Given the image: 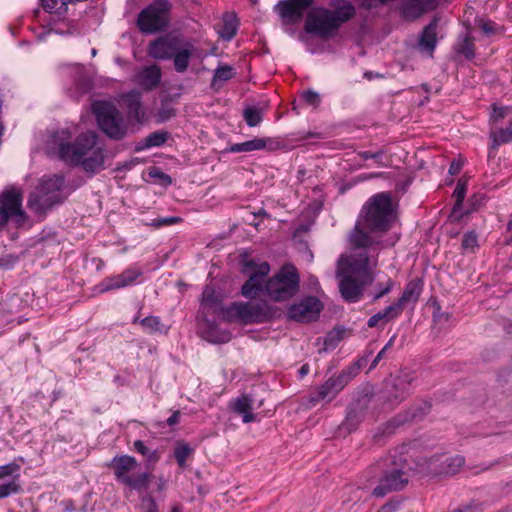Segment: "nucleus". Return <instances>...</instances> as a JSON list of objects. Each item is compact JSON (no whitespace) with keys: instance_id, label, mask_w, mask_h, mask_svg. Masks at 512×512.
I'll return each mask as SVG.
<instances>
[{"instance_id":"nucleus-27","label":"nucleus","mask_w":512,"mask_h":512,"mask_svg":"<svg viewBox=\"0 0 512 512\" xmlns=\"http://www.w3.org/2000/svg\"><path fill=\"white\" fill-rule=\"evenodd\" d=\"M421 290H422V286L420 284L419 281L417 280H413V281H410L406 287H405V290L401 296V298L398 300L403 306L406 304V303H410V302H416L417 299L419 298L420 296V293H421Z\"/></svg>"},{"instance_id":"nucleus-5","label":"nucleus","mask_w":512,"mask_h":512,"mask_svg":"<svg viewBox=\"0 0 512 512\" xmlns=\"http://www.w3.org/2000/svg\"><path fill=\"white\" fill-rule=\"evenodd\" d=\"M100 129L112 139H121L128 132V123L122 113L111 103L96 101L92 105Z\"/></svg>"},{"instance_id":"nucleus-18","label":"nucleus","mask_w":512,"mask_h":512,"mask_svg":"<svg viewBox=\"0 0 512 512\" xmlns=\"http://www.w3.org/2000/svg\"><path fill=\"white\" fill-rule=\"evenodd\" d=\"M221 302L222 297L216 290L211 286H207L202 293L201 308L203 315L215 313L222 316V309L225 308L221 306Z\"/></svg>"},{"instance_id":"nucleus-42","label":"nucleus","mask_w":512,"mask_h":512,"mask_svg":"<svg viewBox=\"0 0 512 512\" xmlns=\"http://www.w3.org/2000/svg\"><path fill=\"white\" fill-rule=\"evenodd\" d=\"M360 422L359 418L357 417V415L353 412H349L345 421L343 422V426L351 431L352 429H354L358 423Z\"/></svg>"},{"instance_id":"nucleus-29","label":"nucleus","mask_w":512,"mask_h":512,"mask_svg":"<svg viewBox=\"0 0 512 512\" xmlns=\"http://www.w3.org/2000/svg\"><path fill=\"white\" fill-rule=\"evenodd\" d=\"M193 449L184 442H178L174 450V456L181 468L186 466L187 459L192 455Z\"/></svg>"},{"instance_id":"nucleus-43","label":"nucleus","mask_w":512,"mask_h":512,"mask_svg":"<svg viewBox=\"0 0 512 512\" xmlns=\"http://www.w3.org/2000/svg\"><path fill=\"white\" fill-rule=\"evenodd\" d=\"M509 111H511V108L509 107H497L494 105L491 118L494 121H498L500 119H503L508 114Z\"/></svg>"},{"instance_id":"nucleus-13","label":"nucleus","mask_w":512,"mask_h":512,"mask_svg":"<svg viewBox=\"0 0 512 512\" xmlns=\"http://www.w3.org/2000/svg\"><path fill=\"white\" fill-rule=\"evenodd\" d=\"M348 380L349 379L345 374L329 378L318 388L316 395L311 397L310 402L312 405H315L320 401L331 402L335 399L338 393L344 389Z\"/></svg>"},{"instance_id":"nucleus-48","label":"nucleus","mask_w":512,"mask_h":512,"mask_svg":"<svg viewBox=\"0 0 512 512\" xmlns=\"http://www.w3.org/2000/svg\"><path fill=\"white\" fill-rule=\"evenodd\" d=\"M479 27L481 28L482 32L485 34H491L494 32V27L491 22L480 20Z\"/></svg>"},{"instance_id":"nucleus-15","label":"nucleus","mask_w":512,"mask_h":512,"mask_svg":"<svg viewBox=\"0 0 512 512\" xmlns=\"http://www.w3.org/2000/svg\"><path fill=\"white\" fill-rule=\"evenodd\" d=\"M248 324L262 323L275 316L277 310L267 301L244 302Z\"/></svg>"},{"instance_id":"nucleus-11","label":"nucleus","mask_w":512,"mask_h":512,"mask_svg":"<svg viewBox=\"0 0 512 512\" xmlns=\"http://www.w3.org/2000/svg\"><path fill=\"white\" fill-rule=\"evenodd\" d=\"M143 274L142 270L137 267H130L122 273L107 277L96 286L98 293H106L111 290L122 289L130 286Z\"/></svg>"},{"instance_id":"nucleus-3","label":"nucleus","mask_w":512,"mask_h":512,"mask_svg":"<svg viewBox=\"0 0 512 512\" xmlns=\"http://www.w3.org/2000/svg\"><path fill=\"white\" fill-rule=\"evenodd\" d=\"M73 129H60L51 133L46 141L47 153L58 156L64 162L79 165L85 171L95 172L103 168L104 151L98 145L97 135L94 132L79 134L74 142H71Z\"/></svg>"},{"instance_id":"nucleus-35","label":"nucleus","mask_w":512,"mask_h":512,"mask_svg":"<svg viewBox=\"0 0 512 512\" xmlns=\"http://www.w3.org/2000/svg\"><path fill=\"white\" fill-rule=\"evenodd\" d=\"M494 140L497 143H508L512 141V122L505 129L494 133Z\"/></svg>"},{"instance_id":"nucleus-37","label":"nucleus","mask_w":512,"mask_h":512,"mask_svg":"<svg viewBox=\"0 0 512 512\" xmlns=\"http://www.w3.org/2000/svg\"><path fill=\"white\" fill-rule=\"evenodd\" d=\"M466 183L465 182H458L455 191L453 193V196L456 198L454 210L461 206L465 195H466Z\"/></svg>"},{"instance_id":"nucleus-20","label":"nucleus","mask_w":512,"mask_h":512,"mask_svg":"<svg viewBox=\"0 0 512 512\" xmlns=\"http://www.w3.org/2000/svg\"><path fill=\"white\" fill-rule=\"evenodd\" d=\"M252 399L247 395H241L230 403L232 411L241 414L244 423H250L255 420V415L252 413Z\"/></svg>"},{"instance_id":"nucleus-34","label":"nucleus","mask_w":512,"mask_h":512,"mask_svg":"<svg viewBox=\"0 0 512 512\" xmlns=\"http://www.w3.org/2000/svg\"><path fill=\"white\" fill-rule=\"evenodd\" d=\"M403 305L398 301L394 305H390L386 307L382 312L383 316L385 317V322H389L392 319L396 318L400 315V313L403 310Z\"/></svg>"},{"instance_id":"nucleus-23","label":"nucleus","mask_w":512,"mask_h":512,"mask_svg":"<svg viewBox=\"0 0 512 512\" xmlns=\"http://www.w3.org/2000/svg\"><path fill=\"white\" fill-rule=\"evenodd\" d=\"M436 28L437 24L436 22L430 23L428 26L425 27L420 40H419V47L422 51L427 52L429 56H432V53L435 49L437 37H436Z\"/></svg>"},{"instance_id":"nucleus-33","label":"nucleus","mask_w":512,"mask_h":512,"mask_svg":"<svg viewBox=\"0 0 512 512\" xmlns=\"http://www.w3.org/2000/svg\"><path fill=\"white\" fill-rule=\"evenodd\" d=\"M21 490V486L16 479L8 483L0 484V499L6 498L11 494L19 493Z\"/></svg>"},{"instance_id":"nucleus-8","label":"nucleus","mask_w":512,"mask_h":512,"mask_svg":"<svg viewBox=\"0 0 512 512\" xmlns=\"http://www.w3.org/2000/svg\"><path fill=\"white\" fill-rule=\"evenodd\" d=\"M9 218H14L18 224H22L26 220L22 209V194L14 187L0 193V229L4 227Z\"/></svg>"},{"instance_id":"nucleus-12","label":"nucleus","mask_w":512,"mask_h":512,"mask_svg":"<svg viewBox=\"0 0 512 512\" xmlns=\"http://www.w3.org/2000/svg\"><path fill=\"white\" fill-rule=\"evenodd\" d=\"M321 310L322 304L317 298L307 297L292 305L288 310V315L298 322H310L319 316Z\"/></svg>"},{"instance_id":"nucleus-47","label":"nucleus","mask_w":512,"mask_h":512,"mask_svg":"<svg viewBox=\"0 0 512 512\" xmlns=\"http://www.w3.org/2000/svg\"><path fill=\"white\" fill-rule=\"evenodd\" d=\"M380 321H383L385 322V317L383 316L382 312H378L377 314L373 315L369 320H368V326L369 327H375L378 325V323Z\"/></svg>"},{"instance_id":"nucleus-46","label":"nucleus","mask_w":512,"mask_h":512,"mask_svg":"<svg viewBox=\"0 0 512 512\" xmlns=\"http://www.w3.org/2000/svg\"><path fill=\"white\" fill-rule=\"evenodd\" d=\"M398 510V504L393 501H389L382 505L377 512H396Z\"/></svg>"},{"instance_id":"nucleus-36","label":"nucleus","mask_w":512,"mask_h":512,"mask_svg":"<svg viewBox=\"0 0 512 512\" xmlns=\"http://www.w3.org/2000/svg\"><path fill=\"white\" fill-rule=\"evenodd\" d=\"M19 470L20 465L16 462H11L9 464L0 466V480L17 474Z\"/></svg>"},{"instance_id":"nucleus-52","label":"nucleus","mask_w":512,"mask_h":512,"mask_svg":"<svg viewBox=\"0 0 512 512\" xmlns=\"http://www.w3.org/2000/svg\"><path fill=\"white\" fill-rule=\"evenodd\" d=\"M230 336L228 333L223 334L221 337H209L208 340L211 342H227L229 341Z\"/></svg>"},{"instance_id":"nucleus-9","label":"nucleus","mask_w":512,"mask_h":512,"mask_svg":"<svg viewBox=\"0 0 512 512\" xmlns=\"http://www.w3.org/2000/svg\"><path fill=\"white\" fill-rule=\"evenodd\" d=\"M63 178L60 176H53L41 182L38 187L42 192H46L45 202L38 204L37 197H29L28 207L36 214H43L50 209L54 204L62 201L61 188L63 186Z\"/></svg>"},{"instance_id":"nucleus-32","label":"nucleus","mask_w":512,"mask_h":512,"mask_svg":"<svg viewBox=\"0 0 512 512\" xmlns=\"http://www.w3.org/2000/svg\"><path fill=\"white\" fill-rule=\"evenodd\" d=\"M168 139V134L166 132H154L148 135L145 138V147H158L163 145Z\"/></svg>"},{"instance_id":"nucleus-30","label":"nucleus","mask_w":512,"mask_h":512,"mask_svg":"<svg viewBox=\"0 0 512 512\" xmlns=\"http://www.w3.org/2000/svg\"><path fill=\"white\" fill-rule=\"evenodd\" d=\"M408 381L402 377H398L392 383V388L395 390L390 391L391 396L394 400L398 401L404 398L408 390Z\"/></svg>"},{"instance_id":"nucleus-55","label":"nucleus","mask_w":512,"mask_h":512,"mask_svg":"<svg viewBox=\"0 0 512 512\" xmlns=\"http://www.w3.org/2000/svg\"><path fill=\"white\" fill-rule=\"evenodd\" d=\"M453 512H473V509L471 506H464L454 510Z\"/></svg>"},{"instance_id":"nucleus-56","label":"nucleus","mask_w":512,"mask_h":512,"mask_svg":"<svg viewBox=\"0 0 512 512\" xmlns=\"http://www.w3.org/2000/svg\"><path fill=\"white\" fill-rule=\"evenodd\" d=\"M309 372V366L308 365H303L300 370H299V373L301 376H304L306 374H308Z\"/></svg>"},{"instance_id":"nucleus-49","label":"nucleus","mask_w":512,"mask_h":512,"mask_svg":"<svg viewBox=\"0 0 512 512\" xmlns=\"http://www.w3.org/2000/svg\"><path fill=\"white\" fill-rule=\"evenodd\" d=\"M134 449L137 452L141 453L142 455H146L148 452L147 447L144 445L143 441H141V440H136L134 442Z\"/></svg>"},{"instance_id":"nucleus-10","label":"nucleus","mask_w":512,"mask_h":512,"mask_svg":"<svg viewBox=\"0 0 512 512\" xmlns=\"http://www.w3.org/2000/svg\"><path fill=\"white\" fill-rule=\"evenodd\" d=\"M408 481V470L406 466L401 463L400 468H393L384 473L380 483L372 491V495L375 497H384L389 492L403 489L408 484Z\"/></svg>"},{"instance_id":"nucleus-16","label":"nucleus","mask_w":512,"mask_h":512,"mask_svg":"<svg viewBox=\"0 0 512 512\" xmlns=\"http://www.w3.org/2000/svg\"><path fill=\"white\" fill-rule=\"evenodd\" d=\"M314 0H286L278 4L280 16L291 23L301 20L304 12L313 4Z\"/></svg>"},{"instance_id":"nucleus-25","label":"nucleus","mask_w":512,"mask_h":512,"mask_svg":"<svg viewBox=\"0 0 512 512\" xmlns=\"http://www.w3.org/2000/svg\"><path fill=\"white\" fill-rule=\"evenodd\" d=\"M269 140L263 138H254L249 141H245L242 143H236L231 146L230 151L234 153H242V152H252L256 150H263L267 147V142Z\"/></svg>"},{"instance_id":"nucleus-54","label":"nucleus","mask_w":512,"mask_h":512,"mask_svg":"<svg viewBox=\"0 0 512 512\" xmlns=\"http://www.w3.org/2000/svg\"><path fill=\"white\" fill-rule=\"evenodd\" d=\"M385 354V349H382L378 354L377 356L375 357V359L373 360L372 362V367H375L377 365V363L382 359V357L384 356Z\"/></svg>"},{"instance_id":"nucleus-44","label":"nucleus","mask_w":512,"mask_h":512,"mask_svg":"<svg viewBox=\"0 0 512 512\" xmlns=\"http://www.w3.org/2000/svg\"><path fill=\"white\" fill-rule=\"evenodd\" d=\"M182 221L179 217H165L157 220V223L155 224L157 227L165 226V225H173L180 223Z\"/></svg>"},{"instance_id":"nucleus-58","label":"nucleus","mask_w":512,"mask_h":512,"mask_svg":"<svg viewBox=\"0 0 512 512\" xmlns=\"http://www.w3.org/2000/svg\"><path fill=\"white\" fill-rule=\"evenodd\" d=\"M394 339H395V336H393V337L388 341V343L383 347V349H385V352L387 351V349H389V348L392 346Z\"/></svg>"},{"instance_id":"nucleus-40","label":"nucleus","mask_w":512,"mask_h":512,"mask_svg":"<svg viewBox=\"0 0 512 512\" xmlns=\"http://www.w3.org/2000/svg\"><path fill=\"white\" fill-rule=\"evenodd\" d=\"M303 100L313 107H317L320 103V96L314 91H306L302 94Z\"/></svg>"},{"instance_id":"nucleus-60","label":"nucleus","mask_w":512,"mask_h":512,"mask_svg":"<svg viewBox=\"0 0 512 512\" xmlns=\"http://www.w3.org/2000/svg\"><path fill=\"white\" fill-rule=\"evenodd\" d=\"M170 512H181V507L180 506H174Z\"/></svg>"},{"instance_id":"nucleus-50","label":"nucleus","mask_w":512,"mask_h":512,"mask_svg":"<svg viewBox=\"0 0 512 512\" xmlns=\"http://www.w3.org/2000/svg\"><path fill=\"white\" fill-rule=\"evenodd\" d=\"M462 168V164L459 161H453L449 168V173L451 175H456L460 172Z\"/></svg>"},{"instance_id":"nucleus-14","label":"nucleus","mask_w":512,"mask_h":512,"mask_svg":"<svg viewBox=\"0 0 512 512\" xmlns=\"http://www.w3.org/2000/svg\"><path fill=\"white\" fill-rule=\"evenodd\" d=\"M180 40L177 36H162L149 45L148 54L159 60L170 59Z\"/></svg>"},{"instance_id":"nucleus-61","label":"nucleus","mask_w":512,"mask_h":512,"mask_svg":"<svg viewBox=\"0 0 512 512\" xmlns=\"http://www.w3.org/2000/svg\"><path fill=\"white\" fill-rule=\"evenodd\" d=\"M380 3H386L388 0H378Z\"/></svg>"},{"instance_id":"nucleus-4","label":"nucleus","mask_w":512,"mask_h":512,"mask_svg":"<svg viewBox=\"0 0 512 512\" xmlns=\"http://www.w3.org/2000/svg\"><path fill=\"white\" fill-rule=\"evenodd\" d=\"M355 14V8L350 3H344L336 10L325 8H312L306 18L305 30L321 37L332 35L342 23L351 19Z\"/></svg>"},{"instance_id":"nucleus-21","label":"nucleus","mask_w":512,"mask_h":512,"mask_svg":"<svg viewBox=\"0 0 512 512\" xmlns=\"http://www.w3.org/2000/svg\"><path fill=\"white\" fill-rule=\"evenodd\" d=\"M221 317L227 322L248 324L244 302H234L229 306L225 307V309H222Z\"/></svg>"},{"instance_id":"nucleus-1","label":"nucleus","mask_w":512,"mask_h":512,"mask_svg":"<svg viewBox=\"0 0 512 512\" xmlns=\"http://www.w3.org/2000/svg\"><path fill=\"white\" fill-rule=\"evenodd\" d=\"M396 220L388 193H379L364 206L354 229L348 236L350 254L337 260L336 274L343 298L349 302L360 299L365 286L375 279L379 251L383 247L379 234L386 232Z\"/></svg>"},{"instance_id":"nucleus-59","label":"nucleus","mask_w":512,"mask_h":512,"mask_svg":"<svg viewBox=\"0 0 512 512\" xmlns=\"http://www.w3.org/2000/svg\"><path fill=\"white\" fill-rule=\"evenodd\" d=\"M454 461H456V462H457V465H458V466H461V465H463V463H464L463 459H462V458H460V457L455 458V459H454Z\"/></svg>"},{"instance_id":"nucleus-2","label":"nucleus","mask_w":512,"mask_h":512,"mask_svg":"<svg viewBox=\"0 0 512 512\" xmlns=\"http://www.w3.org/2000/svg\"><path fill=\"white\" fill-rule=\"evenodd\" d=\"M242 271L248 277L241 288L245 298L255 299L264 295L273 302L290 300L299 289V277L291 265L283 266L274 276L268 278L270 265L266 261L245 259Z\"/></svg>"},{"instance_id":"nucleus-39","label":"nucleus","mask_w":512,"mask_h":512,"mask_svg":"<svg viewBox=\"0 0 512 512\" xmlns=\"http://www.w3.org/2000/svg\"><path fill=\"white\" fill-rule=\"evenodd\" d=\"M477 246V235L474 232H468L462 240V247L465 250H473Z\"/></svg>"},{"instance_id":"nucleus-22","label":"nucleus","mask_w":512,"mask_h":512,"mask_svg":"<svg viewBox=\"0 0 512 512\" xmlns=\"http://www.w3.org/2000/svg\"><path fill=\"white\" fill-rule=\"evenodd\" d=\"M161 79V70L157 65L144 68L138 75L139 84L146 90L155 88Z\"/></svg>"},{"instance_id":"nucleus-45","label":"nucleus","mask_w":512,"mask_h":512,"mask_svg":"<svg viewBox=\"0 0 512 512\" xmlns=\"http://www.w3.org/2000/svg\"><path fill=\"white\" fill-rule=\"evenodd\" d=\"M392 286H393L392 280L388 279L383 286H380V290L378 293L375 294L374 298L375 299L381 298L382 296H384L391 290Z\"/></svg>"},{"instance_id":"nucleus-28","label":"nucleus","mask_w":512,"mask_h":512,"mask_svg":"<svg viewBox=\"0 0 512 512\" xmlns=\"http://www.w3.org/2000/svg\"><path fill=\"white\" fill-rule=\"evenodd\" d=\"M235 70L233 67L229 65H223L218 67L215 70L213 79H212V86L213 87H221L222 84L230 79H232L235 76Z\"/></svg>"},{"instance_id":"nucleus-38","label":"nucleus","mask_w":512,"mask_h":512,"mask_svg":"<svg viewBox=\"0 0 512 512\" xmlns=\"http://www.w3.org/2000/svg\"><path fill=\"white\" fill-rule=\"evenodd\" d=\"M460 53L463 54L467 59L474 57V44L470 38H465L460 44Z\"/></svg>"},{"instance_id":"nucleus-7","label":"nucleus","mask_w":512,"mask_h":512,"mask_svg":"<svg viewBox=\"0 0 512 512\" xmlns=\"http://www.w3.org/2000/svg\"><path fill=\"white\" fill-rule=\"evenodd\" d=\"M170 4L167 0H156L141 11L138 16V27L142 32L154 33L162 30L168 23Z\"/></svg>"},{"instance_id":"nucleus-24","label":"nucleus","mask_w":512,"mask_h":512,"mask_svg":"<svg viewBox=\"0 0 512 512\" xmlns=\"http://www.w3.org/2000/svg\"><path fill=\"white\" fill-rule=\"evenodd\" d=\"M434 0H407L404 4V14L408 17H418L426 10L433 8Z\"/></svg>"},{"instance_id":"nucleus-53","label":"nucleus","mask_w":512,"mask_h":512,"mask_svg":"<svg viewBox=\"0 0 512 512\" xmlns=\"http://www.w3.org/2000/svg\"><path fill=\"white\" fill-rule=\"evenodd\" d=\"M180 417V413L178 411L174 412L168 419L167 423L168 425L172 426L176 423H178Z\"/></svg>"},{"instance_id":"nucleus-31","label":"nucleus","mask_w":512,"mask_h":512,"mask_svg":"<svg viewBox=\"0 0 512 512\" xmlns=\"http://www.w3.org/2000/svg\"><path fill=\"white\" fill-rule=\"evenodd\" d=\"M243 116L247 125L250 127H255L262 121V112L258 108H246L243 112Z\"/></svg>"},{"instance_id":"nucleus-57","label":"nucleus","mask_w":512,"mask_h":512,"mask_svg":"<svg viewBox=\"0 0 512 512\" xmlns=\"http://www.w3.org/2000/svg\"><path fill=\"white\" fill-rule=\"evenodd\" d=\"M378 156H379V154H372V153H370V152H365V153H363V157H364L365 159H368V158H376V157H378Z\"/></svg>"},{"instance_id":"nucleus-17","label":"nucleus","mask_w":512,"mask_h":512,"mask_svg":"<svg viewBox=\"0 0 512 512\" xmlns=\"http://www.w3.org/2000/svg\"><path fill=\"white\" fill-rule=\"evenodd\" d=\"M196 51L197 49L191 41L181 38L172 55L174 68L178 73H184L188 69L190 60Z\"/></svg>"},{"instance_id":"nucleus-6","label":"nucleus","mask_w":512,"mask_h":512,"mask_svg":"<svg viewBox=\"0 0 512 512\" xmlns=\"http://www.w3.org/2000/svg\"><path fill=\"white\" fill-rule=\"evenodd\" d=\"M116 479L133 488L145 489L149 486L150 475L148 473H134L138 467L136 459L129 455L116 456L111 461Z\"/></svg>"},{"instance_id":"nucleus-19","label":"nucleus","mask_w":512,"mask_h":512,"mask_svg":"<svg viewBox=\"0 0 512 512\" xmlns=\"http://www.w3.org/2000/svg\"><path fill=\"white\" fill-rule=\"evenodd\" d=\"M128 109L129 116L137 122H142L144 111L141 104V95L137 91H130L122 96Z\"/></svg>"},{"instance_id":"nucleus-41","label":"nucleus","mask_w":512,"mask_h":512,"mask_svg":"<svg viewBox=\"0 0 512 512\" xmlns=\"http://www.w3.org/2000/svg\"><path fill=\"white\" fill-rule=\"evenodd\" d=\"M141 325L144 328L150 329V330H156L158 329L160 325V320L158 317L155 316H149L141 320Z\"/></svg>"},{"instance_id":"nucleus-62","label":"nucleus","mask_w":512,"mask_h":512,"mask_svg":"<svg viewBox=\"0 0 512 512\" xmlns=\"http://www.w3.org/2000/svg\"><path fill=\"white\" fill-rule=\"evenodd\" d=\"M92 54H93V55H95V54H96V50H95V49H93V50H92Z\"/></svg>"},{"instance_id":"nucleus-51","label":"nucleus","mask_w":512,"mask_h":512,"mask_svg":"<svg viewBox=\"0 0 512 512\" xmlns=\"http://www.w3.org/2000/svg\"><path fill=\"white\" fill-rule=\"evenodd\" d=\"M30 197H37L38 198V201L37 203L38 204H43L45 202V198L47 197L46 196V192H42L41 190L37 189V191H35L34 193H32L30 195Z\"/></svg>"},{"instance_id":"nucleus-26","label":"nucleus","mask_w":512,"mask_h":512,"mask_svg":"<svg viewBox=\"0 0 512 512\" xmlns=\"http://www.w3.org/2000/svg\"><path fill=\"white\" fill-rule=\"evenodd\" d=\"M237 26L238 22L236 16L234 14H225L219 35L225 40H231L236 34Z\"/></svg>"}]
</instances>
